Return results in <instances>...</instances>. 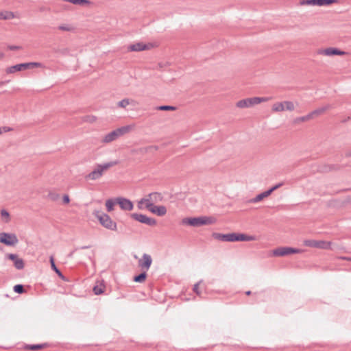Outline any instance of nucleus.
I'll list each match as a JSON object with an SVG mask.
<instances>
[{"instance_id":"obj_1","label":"nucleus","mask_w":351,"mask_h":351,"mask_svg":"<svg viewBox=\"0 0 351 351\" xmlns=\"http://www.w3.org/2000/svg\"><path fill=\"white\" fill-rule=\"evenodd\" d=\"M119 160H113L103 164H97L96 168L85 176L87 180H97L104 174V171L119 164Z\"/></svg>"},{"instance_id":"obj_2","label":"nucleus","mask_w":351,"mask_h":351,"mask_svg":"<svg viewBox=\"0 0 351 351\" xmlns=\"http://www.w3.org/2000/svg\"><path fill=\"white\" fill-rule=\"evenodd\" d=\"M214 217L201 216L197 217H187L182 219V223L193 227H199L204 225L213 224L216 222Z\"/></svg>"},{"instance_id":"obj_3","label":"nucleus","mask_w":351,"mask_h":351,"mask_svg":"<svg viewBox=\"0 0 351 351\" xmlns=\"http://www.w3.org/2000/svg\"><path fill=\"white\" fill-rule=\"evenodd\" d=\"M93 214L102 226L110 230H117V226L116 222L112 221L108 214L99 210H95Z\"/></svg>"},{"instance_id":"obj_4","label":"nucleus","mask_w":351,"mask_h":351,"mask_svg":"<svg viewBox=\"0 0 351 351\" xmlns=\"http://www.w3.org/2000/svg\"><path fill=\"white\" fill-rule=\"evenodd\" d=\"M131 129V127L130 125H125L121 128H119L108 134H106L104 137L102 139V143H109L114 141H115L117 138H118L119 136L128 133Z\"/></svg>"},{"instance_id":"obj_5","label":"nucleus","mask_w":351,"mask_h":351,"mask_svg":"<svg viewBox=\"0 0 351 351\" xmlns=\"http://www.w3.org/2000/svg\"><path fill=\"white\" fill-rule=\"evenodd\" d=\"M33 67H40L44 68L45 66L40 62H26V63H21L17 64L14 66H12L7 69L8 73H13L16 71H21L24 69H27Z\"/></svg>"},{"instance_id":"obj_6","label":"nucleus","mask_w":351,"mask_h":351,"mask_svg":"<svg viewBox=\"0 0 351 351\" xmlns=\"http://www.w3.org/2000/svg\"><path fill=\"white\" fill-rule=\"evenodd\" d=\"M269 99L267 97H251V98H247L245 99L239 100L236 106L238 108H249L254 105L258 104L263 101H267Z\"/></svg>"},{"instance_id":"obj_7","label":"nucleus","mask_w":351,"mask_h":351,"mask_svg":"<svg viewBox=\"0 0 351 351\" xmlns=\"http://www.w3.org/2000/svg\"><path fill=\"white\" fill-rule=\"evenodd\" d=\"M19 239L15 234L0 232V243L7 246H14L18 243Z\"/></svg>"},{"instance_id":"obj_8","label":"nucleus","mask_w":351,"mask_h":351,"mask_svg":"<svg viewBox=\"0 0 351 351\" xmlns=\"http://www.w3.org/2000/svg\"><path fill=\"white\" fill-rule=\"evenodd\" d=\"M130 217L133 219H134L140 223H142L150 226H154L156 225V220L155 219L149 217L147 215L141 214V213H134L130 215Z\"/></svg>"},{"instance_id":"obj_9","label":"nucleus","mask_w":351,"mask_h":351,"mask_svg":"<svg viewBox=\"0 0 351 351\" xmlns=\"http://www.w3.org/2000/svg\"><path fill=\"white\" fill-rule=\"evenodd\" d=\"M304 245L311 247H315L319 249H330L331 243L325 241H317L313 239L305 240Z\"/></svg>"},{"instance_id":"obj_10","label":"nucleus","mask_w":351,"mask_h":351,"mask_svg":"<svg viewBox=\"0 0 351 351\" xmlns=\"http://www.w3.org/2000/svg\"><path fill=\"white\" fill-rule=\"evenodd\" d=\"M302 252L301 250L291 247H281L275 249L273 254L276 256H284L291 254H298Z\"/></svg>"},{"instance_id":"obj_11","label":"nucleus","mask_w":351,"mask_h":351,"mask_svg":"<svg viewBox=\"0 0 351 351\" xmlns=\"http://www.w3.org/2000/svg\"><path fill=\"white\" fill-rule=\"evenodd\" d=\"M152 263V256L148 254H143L142 258L138 261V265L142 271H147Z\"/></svg>"},{"instance_id":"obj_12","label":"nucleus","mask_w":351,"mask_h":351,"mask_svg":"<svg viewBox=\"0 0 351 351\" xmlns=\"http://www.w3.org/2000/svg\"><path fill=\"white\" fill-rule=\"evenodd\" d=\"M117 202L120 208L123 210L130 211L134 208V204L131 200L125 197H117Z\"/></svg>"},{"instance_id":"obj_13","label":"nucleus","mask_w":351,"mask_h":351,"mask_svg":"<svg viewBox=\"0 0 351 351\" xmlns=\"http://www.w3.org/2000/svg\"><path fill=\"white\" fill-rule=\"evenodd\" d=\"M6 258L11 260L14 263V265L17 269H23L24 268V261L19 258L16 254H7Z\"/></svg>"},{"instance_id":"obj_14","label":"nucleus","mask_w":351,"mask_h":351,"mask_svg":"<svg viewBox=\"0 0 351 351\" xmlns=\"http://www.w3.org/2000/svg\"><path fill=\"white\" fill-rule=\"evenodd\" d=\"M236 232L229 234L213 233V237L218 240L226 242H234Z\"/></svg>"},{"instance_id":"obj_15","label":"nucleus","mask_w":351,"mask_h":351,"mask_svg":"<svg viewBox=\"0 0 351 351\" xmlns=\"http://www.w3.org/2000/svg\"><path fill=\"white\" fill-rule=\"evenodd\" d=\"M318 53L323 54V55L328 56H336V55L342 56V55H344L346 53V52L341 51L337 48L329 47V48H327L325 49L319 50Z\"/></svg>"},{"instance_id":"obj_16","label":"nucleus","mask_w":351,"mask_h":351,"mask_svg":"<svg viewBox=\"0 0 351 351\" xmlns=\"http://www.w3.org/2000/svg\"><path fill=\"white\" fill-rule=\"evenodd\" d=\"M149 49V45L143 43H136L130 45L128 47V50L130 51H141Z\"/></svg>"},{"instance_id":"obj_17","label":"nucleus","mask_w":351,"mask_h":351,"mask_svg":"<svg viewBox=\"0 0 351 351\" xmlns=\"http://www.w3.org/2000/svg\"><path fill=\"white\" fill-rule=\"evenodd\" d=\"M148 210L160 217L164 216L167 213V208L165 206H156L152 204V206H151Z\"/></svg>"},{"instance_id":"obj_18","label":"nucleus","mask_w":351,"mask_h":351,"mask_svg":"<svg viewBox=\"0 0 351 351\" xmlns=\"http://www.w3.org/2000/svg\"><path fill=\"white\" fill-rule=\"evenodd\" d=\"M256 240V237L243 233H236L235 241H251Z\"/></svg>"},{"instance_id":"obj_19","label":"nucleus","mask_w":351,"mask_h":351,"mask_svg":"<svg viewBox=\"0 0 351 351\" xmlns=\"http://www.w3.org/2000/svg\"><path fill=\"white\" fill-rule=\"evenodd\" d=\"M271 194V193L268 189V190H267V191H264V192L257 195L255 197L249 199L247 201V202H249V203H257V202L261 201L263 198L268 197Z\"/></svg>"},{"instance_id":"obj_20","label":"nucleus","mask_w":351,"mask_h":351,"mask_svg":"<svg viewBox=\"0 0 351 351\" xmlns=\"http://www.w3.org/2000/svg\"><path fill=\"white\" fill-rule=\"evenodd\" d=\"M330 108V105H326L325 106L317 108L312 112H310L311 117L313 119L315 117L319 116L320 114H323L326 110L329 109Z\"/></svg>"},{"instance_id":"obj_21","label":"nucleus","mask_w":351,"mask_h":351,"mask_svg":"<svg viewBox=\"0 0 351 351\" xmlns=\"http://www.w3.org/2000/svg\"><path fill=\"white\" fill-rule=\"evenodd\" d=\"M150 196L151 202L153 204L161 202L163 199V196L160 193L153 192L149 194Z\"/></svg>"},{"instance_id":"obj_22","label":"nucleus","mask_w":351,"mask_h":351,"mask_svg":"<svg viewBox=\"0 0 351 351\" xmlns=\"http://www.w3.org/2000/svg\"><path fill=\"white\" fill-rule=\"evenodd\" d=\"M136 101L128 98L123 99L117 103V106L122 108H125L128 105L132 104L135 106Z\"/></svg>"},{"instance_id":"obj_23","label":"nucleus","mask_w":351,"mask_h":351,"mask_svg":"<svg viewBox=\"0 0 351 351\" xmlns=\"http://www.w3.org/2000/svg\"><path fill=\"white\" fill-rule=\"evenodd\" d=\"M49 262H50L51 267V269H53V271H54L58 275V276L63 278L64 276L62 275L60 270L56 267V265L55 264L53 256H50Z\"/></svg>"},{"instance_id":"obj_24","label":"nucleus","mask_w":351,"mask_h":351,"mask_svg":"<svg viewBox=\"0 0 351 351\" xmlns=\"http://www.w3.org/2000/svg\"><path fill=\"white\" fill-rule=\"evenodd\" d=\"M147 278V271H142V272L136 276H134L133 280L135 282L142 283Z\"/></svg>"},{"instance_id":"obj_25","label":"nucleus","mask_w":351,"mask_h":351,"mask_svg":"<svg viewBox=\"0 0 351 351\" xmlns=\"http://www.w3.org/2000/svg\"><path fill=\"white\" fill-rule=\"evenodd\" d=\"M117 204V198L108 199L106 201V210L108 212H111L114 210V206Z\"/></svg>"},{"instance_id":"obj_26","label":"nucleus","mask_w":351,"mask_h":351,"mask_svg":"<svg viewBox=\"0 0 351 351\" xmlns=\"http://www.w3.org/2000/svg\"><path fill=\"white\" fill-rule=\"evenodd\" d=\"M145 204V208L148 210L151 206H152V203L151 202V199H146V198H142L141 200L138 202V208H142V204Z\"/></svg>"},{"instance_id":"obj_27","label":"nucleus","mask_w":351,"mask_h":351,"mask_svg":"<svg viewBox=\"0 0 351 351\" xmlns=\"http://www.w3.org/2000/svg\"><path fill=\"white\" fill-rule=\"evenodd\" d=\"M47 346V343H41V344H29L26 345L25 348L26 349H29L31 350H38L43 348H45Z\"/></svg>"},{"instance_id":"obj_28","label":"nucleus","mask_w":351,"mask_h":351,"mask_svg":"<svg viewBox=\"0 0 351 351\" xmlns=\"http://www.w3.org/2000/svg\"><path fill=\"white\" fill-rule=\"evenodd\" d=\"M272 110L274 112H282L285 110L284 101L274 104L272 106Z\"/></svg>"},{"instance_id":"obj_29","label":"nucleus","mask_w":351,"mask_h":351,"mask_svg":"<svg viewBox=\"0 0 351 351\" xmlns=\"http://www.w3.org/2000/svg\"><path fill=\"white\" fill-rule=\"evenodd\" d=\"M337 1L338 0H316V5H328L333 3H337Z\"/></svg>"},{"instance_id":"obj_30","label":"nucleus","mask_w":351,"mask_h":351,"mask_svg":"<svg viewBox=\"0 0 351 351\" xmlns=\"http://www.w3.org/2000/svg\"><path fill=\"white\" fill-rule=\"evenodd\" d=\"M13 290L15 293L21 294L25 292V289L23 285L18 284L14 286Z\"/></svg>"},{"instance_id":"obj_31","label":"nucleus","mask_w":351,"mask_h":351,"mask_svg":"<svg viewBox=\"0 0 351 351\" xmlns=\"http://www.w3.org/2000/svg\"><path fill=\"white\" fill-rule=\"evenodd\" d=\"M285 110L293 111L295 108L294 104L291 101H284Z\"/></svg>"},{"instance_id":"obj_32","label":"nucleus","mask_w":351,"mask_h":351,"mask_svg":"<svg viewBox=\"0 0 351 351\" xmlns=\"http://www.w3.org/2000/svg\"><path fill=\"white\" fill-rule=\"evenodd\" d=\"M93 291L95 295H98L104 293V288L102 286L95 285L93 289Z\"/></svg>"},{"instance_id":"obj_33","label":"nucleus","mask_w":351,"mask_h":351,"mask_svg":"<svg viewBox=\"0 0 351 351\" xmlns=\"http://www.w3.org/2000/svg\"><path fill=\"white\" fill-rule=\"evenodd\" d=\"M311 114L310 113H308V114L305 115V116H302V117H298L295 119L294 122L295 123H298V122H300V121H306L308 120H310L311 119Z\"/></svg>"},{"instance_id":"obj_34","label":"nucleus","mask_w":351,"mask_h":351,"mask_svg":"<svg viewBox=\"0 0 351 351\" xmlns=\"http://www.w3.org/2000/svg\"><path fill=\"white\" fill-rule=\"evenodd\" d=\"M156 109L158 110H176V107H174L173 106L164 105V106H157Z\"/></svg>"},{"instance_id":"obj_35","label":"nucleus","mask_w":351,"mask_h":351,"mask_svg":"<svg viewBox=\"0 0 351 351\" xmlns=\"http://www.w3.org/2000/svg\"><path fill=\"white\" fill-rule=\"evenodd\" d=\"M3 20L12 19L15 17L14 12H3Z\"/></svg>"},{"instance_id":"obj_36","label":"nucleus","mask_w":351,"mask_h":351,"mask_svg":"<svg viewBox=\"0 0 351 351\" xmlns=\"http://www.w3.org/2000/svg\"><path fill=\"white\" fill-rule=\"evenodd\" d=\"M58 28L60 30L66 31V32H70L73 29V28L71 26H69V25H59Z\"/></svg>"},{"instance_id":"obj_37","label":"nucleus","mask_w":351,"mask_h":351,"mask_svg":"<svg viewBox=\"0 0 351 351\" xmlns=\"http://www.w3.org/2000/svg\"><path fill=\"white\" fill-rule=\"evenodd\" d=\"M300 5H316V0H302Z\"/></svg>"},{"instance_id":"obj_38","label":"nucleus","mask_w":351,"mask_h":351,"mask_svg":"<svg viewBox=\"0 0 351 351\" xmlns=\"http://www.w3.org/2000/svg\"><path fill=\"white\" fill-rule=\"evenodd\" d=\"M200 282H201V281L195 284L193 289V291L198 295H200V291H199V285Z\"/></svg>"},{"instance_id":"obj_39","label":"nucleus","mask_w":351,"mask_h":351,"mask_svg":"<svg viewBox=\"0 0 351 351\" xmlns=\"http://www.w3.org/2000/svg\"><path fill=\"white\" fill-rule=\"evenodd\" d=\"M282 185H283V182L278 183L276 185L273 186L271 188H270L269 190L270 191L271 193H272L273 191H274L275 190L278 189V188H280Z\"/></svg>"},{"instance_id":"obj_40","label":"nucleus","mask_w":351,"mask_h":351,"mask_svg":"<svg viewBox=\"0 0 351 351\" xmlns=\"http://www.w3.org/2000/svg\"><path fill=\"white\" fill-rule=\"evenodd\" d=\"M1 215L2 217H6L8 219L10 217V214L5 209H2L1 210Z\"/></svg>"},{"instance_id":"obj_41","label":"nucleus","mask_w":351,"mask_h":351,"mask_svg":"<svg viewBox=\"0 0 351 351\" xmlns=\"http://www.w3.org/2000/svg\"><path fill=\"white\" fill-rule=\"evenodd\" d=\"M63 203L67 204L70 202V198L68 195H64L62 197Z\"/></svg>"},{"instance_id":"obj_42","label":"nucleus","mask_w":351,"mask_h":351,"mask_svg":"<svg viewBox=\"0 0 351 351\" xmlns=\"http://www.w3.org/2000/svg\"><path fill=\"white\" fill-rule=\"evenodd\" d=\"M1 128L2 130V132H10V131L13 130V129L12 128L8 127V126H3V127H2Z\"/></svg>"},{"instance_id":"obj_43","label":"nucleus","mask_w":351,"mask_h":351,"mask_svg":"<svg viewBox=\"0 0 351 351\" xmlns=\"http://www.w3.org/2000/svg\"><path fill=\"white\" fill-rule=\"evenodd\" d=\"M77 250H78V248H77V247H76V248H75V250H73L72 252H71L69 254L68 256H69V257H72V256H73V254H74V252H75V251H77Z\"/></svg>"},{"instance_id":"obj_44","label":"nucleus","mask_w":351,"mask_h":351,"mask_svg":"<svg viewBox=\"0 0 351 351\" xmlns=\"http://www.w3.org/2000/svg\"><path fill=\"white\" fill-rule=\"evenodd\" d=\"M90 247V246H89V245H84V246H81V247H77V248H78V250H80H80H84V249H88Z\"/></svg>"},{"instance_id":"obj_45","label":"nucleus","mask_w":351,"mask_h":351,"mask_svg":"<svg viewBox=\"0 0 351 351\" xmlns=\"http://www.w3.org/2000/svg\"><path fill=\"white\" fill-rule=\"evenodd\" d=\"M337 169V167H336L335 165H331V166H330V167H329V170H330V171H331V170H335V169Z\"/></svg>"},{"instance_id":"obj_46","label":"nucleus","mask_w":351,"mask_h":351,"mask_svg":"<svg viewBox=\"0 0 351 351\" xmlns=\"http://www.w3.org/2000/svg\"><path fill=\"white\" fill-rule=\"evenodd\" d=\"M3 20V12H0V20Z\"/></svg>"},{"instance_id":"obj_47","label":"nucleus","mask_w":351,"mask_h":351,"mask_svg":"<svg viewBox=\"0 0 351 351\" xmlns=\"http://www.w3.org/2000/svg\"><path fill=\"white\" fill-rule=\"evenodd\" d=\"M346 156L349 157L351 156V150L346 154Z\"/></svg>"},{"instance_id":"obj_48","label":"nucleus","mask_w":351,"mask_h":351,"mask_svg":"<svg viewBox=\"0 0 351 351\" xmlns=\"http://www.w3.org/2000/svg\"><path fill=\"white\" fill-rule=\"evenodd\" d=\"M251 293H252L251 291H245V294H246L247 295H251Z\"/></svg>"},{"instance_id":"obj_49","label":"nucleus","mask_w":351,"mask_h":351,"mask_svg":"<svg viewBox=\"0 0 351 351\" xmlns=\"http://www.w3.org/2000/svg\"><path fill=\"white\" fill-rule=\"evenodd\" d=\"M343 259H344V260H348V261H351V257H349V258H346V257H344V258H343Z\"/></svg>"},{"instance_id":"obj_50","label":"nucleus","mask_w":351,"mask_h":351,"mask_svg":"<svg viewBox=\"0 0 351 351\" xmlns=\"http://www.w3.org/2000/svg\"><path fill=\"white\" fill-rule=\"evenodd\" d=\"M17 48H18V47H16V46H14V47H10V49H17Z\"/></svg>"},{"instance_id":"obj_51","label":"nucleus","mask_w":351,"mask_h":351,"mask_svg":"<svg viewBox=\"0 0 351 351\" xmlns=\"http://www.w3.org/2000/svg\"><path fill=\"white\" fill-rule=\"evenodd\" d=\"M95 119H96V118L95 117H93V118H91V120H93V121H94Z\"/></svg>"},{"instance_id":"obj_52","label":"nucleus","mask_w":351,"mask_h":351,"mask_svg":"<svg viewBox=\"0 0 351 351\" xmlns=\"http://www.w3.org/2000/svg\"><path fill=\"white\" fill-rule=\"evenodd\" d=\"M95 119H96V118L95 117H93V118H91V120H93V121H94Z\"/></svg>"},{"instance_id":"obj_53","label":"nucleus","mask_w":351,"mask_h":351,"mask_svg":"<svg viewBox=\"0 0 351 351\" xmlns=\"http://www.w3.org/2000/svg\"><path fill=\"white\" fill-rule=\"evenodd\" d=\"M152 147H150L149 148H152ZM155 149H157L158 147H153Z\"/></svg>"},{"instance_id":"obj_54","label":"nucleus","mask_w":351,"mask_h":351,"mask_svg":"<svg viewBox=\"0 0 351 351\" xmlns=\"http://www.w3.org/2000/svg\"><path fill=\"white\" fill-rule=\"evenodd\" d=\"M146 199H150V196H149V195H147V197H145Z\"/></svg>"},{"instance_id":"obj_55","label":"nucleus","mask_w":351,"mask_h":351,"mask_svg":"<svg viewBox=\"0 0 351 351\" xmlns=\"http://www.w3.org/2000/svg\"><path fill=\"white\" fill-rule=\"evenodd\" d=\"M159 66H160V67H162V66H163V65H162V64H161V63H160V64H159Z\"/></svg>"},{"instance_id":"obj_56","label":"nucleus","mask_w":351,"mask_h":351,"mask_svg":"<svg viewBox=\"0 0 351 351\" xmlns=\"http://www.w3.org/2000/svg\"><path fill=\"white\" fill-rule=\"evenodd\" d=\"M2 133V130L1 128H0V134Z\"/></svg>"}]
</instances>
